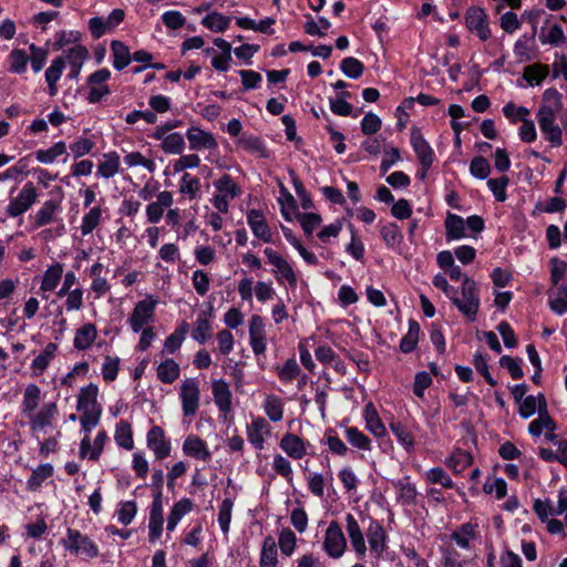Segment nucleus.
I'll return each instance as SVG.
<instances>
[{
	"instance_id": "f257e3e1",
	"label": "nucleus",
	"mask_w": 567,
	"mask_h": 567,
	"mask_svg": "<svg viewBox=\"0 0 567 567\" xmlns=\"http://www.w3.org/2000/svg\"><path fill=\"white\" fill-rule=\"evenodd\" d=\"M452 302L457 308V310L465 318H467V320L474 321L476 319L481 303L476 282L468 277H464V281L461 288V297L456 291Z\"/></svg>"
},
{
	"instance_id": "f03ea898",
	"label": "nucleus",
	"mask_w": 567,
	"mask_h": 567,
	"mask_svg": "<svg viewBox=\"0 0 567 567\" xmlns=\"http://www.w3.org/2000/svg\"><path fill=\"white\" fill-rule=\"evenodd\" d=\"M65 550L72 555L85 559H93L100 555L97 545L87 536L78 529L68 528L65 537L61 539Z\"/></svg>"
},
{
	"instance_id": "7ed1b4c3",
	"label": "nucleus",
	"mask_w": 567,
	"mask_h": 567,
	"mask_svg": "<svg viewBox=\"0 0 567 567\" xmlns=\"http://www.w3.org/2000/svg\"><path fill=\"white\" fill-rule=\"evenodd\" d=\"M182 410L185 416H194L199 408V382L195 378H186L179 389Z\"/></svg>"
},
{
	"instance_id": "20e7f679",
	"label": "nucleus",
	"mask_w": 567,
	"mask_h": 567,
	"mask_svg": "<svg viewBox=\"0 0 567 567\" xmlns=\"http://www.w3.org/2000/svg\"><path fill=\"white\" fill-rule=\"evenodd\" d=\"M38 193L32 183H27L17 197L10 199L6 213L9 217H18L28 212L37 202Z\"/></svg>"
},
{
	"instance_id": "39448f33",
	"label": "nucleus",
	"mask_w": 567,
	"mask_h": 567,
	"mask_svg": "<svg viewBox=\"0 0 567 567\" xmlns=\"http://www.w3.org/2000/svg\"><path fill=\"white\" fill-rule=\"evenodd\" d=\"M557 113L547 110H538L537 121L542 133L553 147H559L563 144L561 128L556 124Z\"/></svg>"
},
{
	"instance_id": "423d86ee",
	"label": "nucleus",
	"mask_w": 567,
	"mask_h": 567,
	"mask_svg": "<svg viewBox=\"0 0 567 567\" xmlns=\"http://www.w3.org/2000/svg\"><path fill=\"white\" fill-rule=\"evenodd\" d=\"M156 303L157 301L148 296L135 305L128 318V323L134 332L141 331L144 326L153 321Z\"/></svg>"
},
{
	"instance_id": "0eeeda50",
	"label": "nucleus",
	"mask_w": 567,
	"mask_h": 567,
	"mask_svg": "<svg viewBox=\"0 0 567 567\" xmlns=\"http://www.w3.org/2000/svg\"><path fill=\"white\" fill-rule=\"evenodd\" d=\"M264 254L266 255L268 262L275 267L274 274L276 279L279 282L281 279H286L289 286L295 288L297 286V276L291 265L271 248H266Z\"/></svg>"
},
{
	"instance_id": "6e6552de",
	"label": "nucleus",
	"mask_w": 567,
	"mask_h": 567,
	"mask_svg": "<svg viewBox=\"0 0 567 567\" xmlns=\"http://www.w3.org/2000/svg\"><path fill=\"white\" fill-rule=\"evenodd\" d=\"M58 415V405L55 402L45 403L38 412L28 415L30 430L33 433L45 432L51 426Z\"/></svg>"
},
{
	"instance_id": "1a4fd4ad",
	"label": "nucleus",
	"mask_w": 567,
	"mask_h": 567,
	"mask_svg": "<svg viewBox=\"0 0 567 567\" xmlns=\"http://www.w3.org/2000/svg\"><path fill=\"white\" fill-rule=\"evenodd\" d=\"M465 20L470 31L474 32L481 40L486 41L491 37L488 18L483 9L477 7L467 9Z\"/></svg>"
},
{
	"instance_id": "9d476101",
	"label": "nucleus",
	"mask_w": 567,
	"mask_h": 567,
	"mask_svg": "<svg viewBox=\"0 0 567 567\" xmlns=\"http://www.w3.org/2000/svg\"><path fill=\"white\" fill-rule=\"evenodd\" d=\"M346 545V538L339 525L334 523L330 524L326 530L323 543L326 551L331 557L338 558L343 554Z\"/></svg>"
},
{
	"instance_id": "9b49d317",
	"label": "nucleus",
	"mask_w": 567,
	"mask_h": 567,
	"mask_svg": "<svg viewBox=\"0 0 567 567\" xmlns=\"http://www.w3.org/2000/svg\"><path fill=\"white\" fill-rule=\"evenodd\" d=\"M147 446L154 452L156 458L163 460L171 453V442L165 437L161 426H153L147 433Z\"/></svg>"
},
{
	"instance_id": "f8f14e48",
	"label": "nucleus",
	"mask_w": 567,
	"mask_h": 567,
	"mask_svg": "<svg viewBox=\"0 0 567 567\" xmlns=\"http://www.w3.org/2000/svg\"><path fill=\"white\" fill-rule=\"evenodd\" d=\"M538 399L540 400L538 417L532 421L528 426L529 433L534 436H539L544 430L549 432H554L556 430V424L547 412L545 396L543 394H538Z\"/></svg>"
},
{
	"instance_id": "ddd939ff",
	"label": "nucleus",
	"mask_w": 567,
	"mask_h": 567,
	"mask_svg": "<svg viewBox=\"0 0 567 567\" xmlns=\"http://www.w3.org/2000/svg\"><path fill=\"white\" fill-rule=\"evenodd\" d=\"M250 346L255 354L259 355L266 351V332L260 316H252L249 322Z\"/></svg>"
},
{
	"instance_id": "4468645a",
	"label": "nucleus",
	"mask_w": 567,
	"mask_h": 567,
	"mask_svg": "<svg viewBox=\"0 0 567 567\" xmlns=\"http://www.w3.org/2000/svg\"><path fill=\"white\" fill-rule=\"evenodd\" d=\"M411 144L422 167H431L434 161V152L419 131L411 134Z\"/></svg>"
},
{
	"instance_id": "2eb2a0df",
	"label": "nucleus",
	"mask_w": 567,
	"mask_h": 567,
	"mask_svg": "<svg viewBox=\"0 0 567 567\" xmlns=\"http://www.w3.org/2000/svg\"><path fill=\"white\" fill-rule=\"evenodd\" d=\"M247 223L257 238L265 243L272 240L271 230L260 210H249L247 214Z\"/></svg>"
},
{
	"instance_id": "dca6fc26",
	"label": "nucleus",
	"mask_w": 567,
	"mask_h": 567,
	"mask_svg": "<svg viewBox=\"0 0 567 567\" xmlns=\"http://www.w3.org/2000/svg\"><path fill=\"white\" fill-rule=\"evenodd\" d=\"M163 506H162V498H159V494H156L150 512V522H148V528H150V540L155 542L159 538L162 530H163Z\"/></svg>"
},
{
	"instance_id": "f3484780",
	"label": "nucleus",
	"mask_w": 567,
	"mask_h": 567,
	"mask_svg": "<svg viewBox=\"0 0 567 567\" xmlns=\"http://www.w3.org/2000/svg\"><path fill=\"white\" fill-rule=\"evenodd\" d=\"M392 485L395 489L398 503H400L403 506L415 504L417 497V489L415 485L410 482L409 477L392 481Z\"/></svg>"
},
{
	"instance_id": "a211bd4d",
	"label": "nucleus",
	"mask_w": 567,
	"mask_h": 567,
	"mask_svg": "<svg viewBox=\"0 0 567 567\" xmlns=\"http://www.w3.org/2000/svg\"><path fill=\"white\" fill-rule=\"evenodd\" d=\"M270 434L269 423L264 417H257L247 426L248 441L257 449L262 450L265 436Z\"/></svg>"
},
{
	"instance_id": "6ab92c4d",
	"label": "nucleus",
	"mask_w": 567,
	"mask_h": 567,
	"mask_svg": "<svg viewBox=\"0 0 567 567\" xmlns=\"http://www.w3.org/2000/svg\"><path fill=\"white\" fill-rule=\"evenodd\" d=\"M214 401L220 412L227 414L231 411V392L229 385L223 380H215L212 384Z\"/></svg>"
},
{
	"instance_id": "aec40b11",
	"label": "nucleus",
	"mask_w": 567,
	"mask_h": 567,
	"mask_svg": "<svg viewBox=\"0 0 567 567\" xmlns=\"http://www.w3.org/2000/svg\"><path fill=\"white\" fill-rule=\"evenodd\" d=\"M186 136L189 141L190 150H212L217 146V142L210 133L195 126L188 128Z\"/></svg>"
},
{
	"instance_id": "412c9836",
	"label": "nucleus",
	"mask_w": 567,
	"mask_h": 567,
	"mask_svg": "<svg viewBox=\"0 0 567 567\" xmlns=\"http://www.w3.org/2000/svg\"><path fill=\"white\" fill-rule=\"evenodd\" d=\"M183 452L192 457L209 461L212 452L207 449L206 443L198 436L189 435L183 443Z\"/></svg>"
},
{
	"instance_id": "4be33fe9",
	"label": "nucleus",
	"mask_w": 567,
	"mask_h": 567,
	"mask_svg": "<svg viewBox=\"0 0 567 567\" xmlns=\"http://www.w3.org/2000/svg\"><path fill=\"white\" fill-rule=\"evenodd\" d=\"M444 226L445 237L447 241L457 240L466 237L465 220L461 216L449 213Z\"/></svg>"
},
{
	"instance_id": "5701e85b",
	"label": "nucleus",
	"mask_w": 567,
	"mask_h": 567,
	"mask_svg": "<svg viewBox=\"0 0 567 567\" xmlns=\"http://www.w3.org/2000/svg\"><path fill=\"white\" fill-rule=\"evenodd\" d=\"M279 445L282 451L295 460L302 458L307 453L303 441L292 433L285 434Z\"/></svg>"
},
{
	"instance_id": "b1692460",
	"label": "nucleus",
	"mask_w": 567,
	"mask_h": 567,
	"mask_svg": "<svg viewBox=\"0 0 567 567\" xmlns=\"http://www.w3.org/2000/svg\"><path fill=\"white\" fill-rule=\"evenodd\" d=\"M41 401V390L34 384L30 383L25 386L23 392V399L21 403V412L24 416L31 415L35 412L39 403Z\"/></svg>"
},
{
	"instance_id": "393cba45",
	"label": "nucleus",
	"mask_w": 567,
	"mask_h": 567,
	"mask_svg": "<svg viewBox=\"0 0 567 567\" xmlns=\"http://www.w3.org/2000/svg\"><path fill=\"white\" fill-rule=\"evenodd\" d=\"M210 313L200 312L195 321L192 337L198 343H205L212 337Z\"/></svg>"
},
{
	"instance_id": "a878e982",
	"label": "nucleus",
	"mask_w": 567,
	"mask_h": 567,
	"mask_svg": "<svg viewBox=\"0 0 567 567\" xmlns=\"http://www.w3.org/2000/svg\"><path fill=\"white\" fill-rule=\"evenodd\" d=\"M363 417L365 421V427L375 436H382L385 434V426L379 417L378 411L372 402H369L363 411Z\"/></svg>"
},
{
	"instance_id": "bb28decb",
	"label": "nucleus",
	"mask_w": 567,
	"mask_h": 567,
	"mask_svg": "<svg viewBox=\"0 0 567 567\" xmlns=\"http://www.w3.org/2000/svg\"><path fill=\"white\" fill-rule=\"evenodd\" d=\"M188 330L189 324L186 321H182L175 331L165 339L163 353L173 354L176 350H178L184 342Z\"/></svg>"
},
{
	"instance_id": "cd10ccee",
	"label": "nucleus",
	"mask_w": 567,
	"mask_h": 567,
	"mask_svg": "<svg viewBox=\"0 0 567 567\" xmlns=\"http://www.w3.org/2000/svg\"><path fill=\"white\" fill-rule=\"evenodd\" d=\"M477 536V525L472 523L462 524L453 534L452 539L463 549L470 548V542Z\"/></svg>"
},
{
	"instance_id": "c85d7f7f",
	"label": "nucleus",
	"mask_w": 567,
	"mask_h": 567,
	"mask_svg": "<svg viewBox=\"0 0 567 567\" xmlns=\"http://www.w3.org/2000/svg\"><path fill=\"white\" fill-rule=\"evenodd\" d=\"M111 50L113 55V66L116 70H123L130 64L132 55L127 45L118 40H114L111 43Z\"/></svg>"
},
{
	"instance_id": "c756f323",
	"label": "nucleus",
	"mask_w": 567,
	"mask_h": 567,
	"mask_svg": "<svg viewBox=\"0 0 567 567\" xmlns=\"http://www.w3.org/2000/svg\"><path fill=\"white\" fill-rule=\"evenodd\" d=\"M239 146L249 152L257 154L260 157L267 158L269 157V152L262 141L254 135L243 134L238 140Z\"/></svg>"
},
{
	"instance_id": "7c9ffc66",
	"label": "nucleus",
	"mask_w": 567,
	"mask_h": 567,
	"mask_svg": "<svg viewBox=\"0 0 567 567\" xmlns=\"http://www.w3.org/2000/svg\"><path fill=\"white\" fill-rule=\"evenodd\" d=\"M60 205L55 200H47L41 208L35 213L34 227L40 228L53 220L54 214L59 210Z\"/></svg>"
},
{
	"instance_id": "2f4dec72",
	"label": "nucleus",
	"mask_w": 567,
	"mask_h": 567,
	"mask_svg": "<svg viewBox=\"0 0 567 567\" xmlns=\"http://www.w3.org/2000/svg\"><path fill=\"white\" fill-rule=\"evenodd\" d=\"M99 389L95 384L91 383L81 389L78 398V410L99 409L97 403Z\"/></svg>"
},
{
	"instance_id": "473e14b6",
	"label": "nucleus",
	"mask_w": 567,
	"mask_h": 567,
	"mask_svg": "<svg viewBox=\"0 0 567 567\" xmlns=\"http://www.w3.org/2000/svg\"><path fill=\"white\" fill-rule=\"evenodd\" d=\"M382 240L388 248L394 249L403 241V235L396 224L389 223L380 229Z\"/></svg>"
},
{
	"instance_id": "72a5a7b5",
	"label": "nucleus",
	"mask_w": 567,
	"mask_h": 567,
	"mask_svg": "<svg viewBox=\"0 0 567 567\" xmlns=\"http://www.w3.org/2000/svg\"><path fill=\"white\" fill-rule=\"evenodd\" d=\"M96 338V328L93 323H86L80 328L74 337V347L78 350L87 349Z\"/></svg>"
},
{
	"instance_id": "f704fd0d",
	"label": "nucleus",
	"mask_w": 567,
	"mask_h": 567,
	"mask_svg": "<svg viewBox=\"0 0 567 567\" xmlns=\"http://www.w3.org/2000/svg\"><path fill=\"white\" fill-rule=\"evenodd\" d=\"M179 373V365L173 359H166L157 368V378L166 384H172L177 380Z\"/></svg>"
},
{
	"instance_id": "c9c22d12",
	"label": "nucleus",
	"mask_w": 567,
	"mask_h": 567,
	"mask_svg": "<svg viewBox=\"0 0 567 567\" xmlns=\"http://www.w3.org/2000/svg\"><path fill=\"white\" fill-rule=\"evenodd\" d=\"M259 564L260 567H276L277 565V545L271 536L264 540Z\"/></svg>"
},
{
	"instance_id": "e433bc0d",
	"label": "nucleus",
	"mask_w": 567,
	"mask_h": 567,
	"mask_svg": "<svg viewBox=\"0 0 567 567\" xmlns=\"http://www.w3.org/2000/svg\"><path fill=\"white\" fill-rule=\"evenodd\" d=\"M53 466L51 464H42L39 465L35 470H33L31 476L27 482V487L29 491H37L40 488L42 483L52 476Z\"/></svg>"
},
{
	"instance_id": "4c0bfd02",
	"label": "nucleus",
	"mask_w": 567,
	"mask_h": 567,
	"mask_svg": "<svg viewBox=\"0 0 567 567\" xmlns=\"http://www.w3.org/2000/svg\"><path fill=\"white\" fill-rule=\"evenodd\" d=\"M193 504L189 499L184 498L177 502L173 508L171 509L168 519H167V529L169 532L174 530L178 522L182 517L192 511Z\"/></svg>"
},
{
	"instance_id": "58836bf2",
	"label": "nucleus",
	"mask_w": 567,
	"mask_h": 567,
	"mask_svg": "<svg viewBox=\"0 0 567 567\" xmlns=\"http://www.w3.org/2000/svg\"><path fill=\"white\" fill-rule=\"evenodd\" d=\"M63 267L61 264H55L50 266L44 272L41 290L43 291H52L56 288L59 281L62 278Z\"/></svg>"
},
{
	"instance_id": "ea45409f",
	"label": "nucleus",
	"mask_w": 567,
	"mask_h": 567,
	"mask_svg": "<svg viewBox=\"0 0 567 567\" xmlns=\"http://www.w3.org/2000/svg\"><path fill=\"white\" fill-rule=\"evenodd\" d=\"M420 326L416 321L410 320L409 330L406 334L401 339L400 349L404 353L412 352L419 341Z\"/></svg>"
},
{
	"instance_id": "a19ab883",
	"label": "nucleus",
	"mask_w": 567,
	"mask_h": 567,
	"mask_svg": "<svg viewBox=\"0 0 567 567\" xmlns=\"http://www.w3.org/2000/svg\"><path fill=\"white\" fill-rule=\"evenodd\" d=\"M120 156L116 153L104 155V161L97 166V174L104 178H111L118 172Z\"/></svg>"
},
{
	"instance_id": "79ce46f5",
	"label": "nucleus",
	"mask_w": 567,
	"mask_h": 567,
	"mask_svg": "<svg viewBox=\"0 0 567 567\" xmlns=\"http://www.w3.org/2000/svg\"><path fill=\"white\" fill-rule=\"evenodd\" d=\"M66 152V145L64 142H58L48 150H39L35 152V158L43 164L53 163L59 156Z\"/></svg>"
},
{
	"instance_id": "37998d69",
	"label": "nucleus",
	"mask_w": 567,
	"mask_h": 567,
	"mask_svg": "<svg viewBox=\"0 0 567 567\" xmlns=\"http://www.w3.org/2000/svg\"><path fill=\"white\" fill-rule=\"evenodd\" d=\"M549 69L544 64L528 65L524 70V78L530 85H539L548 75Z\"/></svg>"
},
{
	"instance_id": "c03bdc74",
	"label": "nucleus",
	"mask_w": 567,
	"mask_h": 567,
	"mask_svg": "<svg viewBox=\"0 0 567 567\" xmlns=\"http://www.w3.org/2000/svg\"><path fill=\"white\" fill-rule=\"evenodd\" d=\"M102 218L101 207H92L82 219L81 233L83 236L91 234L100 224Z\"/></svg>"
},
{
	"instance_id": "a18cd8bd",
	"label": "nucleus",
	"mask_w": 567,
	"mask_h": 567,
	"mask_svg": "<svg viewBox=\"0 0 567 567\" xmlns=\"http://www.w3.org/2000/svg\"><path fill=\"white\" fill-rule=\"evenodd\" d=\"M230 22V18L223 16L218 12H213L207 14L202 23L215 32H224L228 29Z\"/></svg>"
},
{
	"instance_id": "49530a36",
	"label": "nucleus",
	"mask_w": 567,
	"mask_h": 567,
	"mask_svg": "<svg viewBox=\"0 0 567 567\" xmlns=\"http://www.w3.org/2000/svg\"><path fill=\"white\" fill-rule=\"evenodd\" d=\"M561 106V94L556 89L545 90L539 110H550L553 113H558Z\"/></svg>"
},
{
	"instance_id": "de8ad7c7",
	"label": "nucleus",
	"mask_w": 567,
	"mask_h": 567,
	"mask_svg": "<svg viewBox=\"0 0 567 567\" xmlns=\"http://www.w3.org/2000/svg\"><path fill=\"white\" fill-rule=\"evenodd\" d=\"M265 413L272 422H278L284 415V405L279 398L268 395L264 404Z\"/></svg>"
},
{
	"instance_id": "09e8293b",
	"label": "nucleus",
	"mask_w": 567,
	"mask_h": 567,
	"mask_svg": "<svg viewBox=\"0 0 567 567\" xmlns=\"http://www.w3.org/2000/svg\"><path fill=\"white\" fill-rule=\"evenodd\" d=\"M161 148L167 154H182L185 148L184 136L179 133H171L161 144Z\"/></svg>"
},
{
	"instance_id": "8fccbe9b",
	"label": "nucleus",
	"mask_w": 567,
	"mask_h": 567,
	"mask_svg": "<svg viewBox=\"0 0 567 567\" xmlns=\"http://www.w3.org/2000/svg\"><path fill=\"white\" fill-rule=\"evenodd\" d=\"M472 463V456L467 452L457 451L453 453L447 460L446 465L451 470H453L454 473H461L463 470H465L467 466H470Z\"/></svg>"
},
{
	"instance_id": "3c124183",
	"label": "nucleus",
	"mask_w": 567,
	"mask_h": 567,
	"mask_svg": "<svg viewBox=\"0 0 567 567\" xmlns=\"http://www.w3.org/2000/svg\"><path fill=\"white\" fill-rule=\"evenodd\" d=\"M9 61H10L9 70L12 73L21 74L27 71L29 56L23 50L14 49L9 54Z\"/></svg>"
},
{
	"instance_id": "603ef678",
	"label": "nucleus",
	"mask_w": 567,
	"mask_h": 567,
	"mask_svg": "<svg viewBox=\"0 0 567 567\" xmlns=\"http://www.w3.org/2000/svg\"><path fill=\"white\" fill-rule=\"evenodd\" d=\"M115 441L120 446H122L126 450L133 449V444H134L133 435H132L131 426L127 422L121 421L116 425Z\"/></svg>"
},
{
	"instance_id": "864d4df0",
	"label": "nucleus",
	"mask_w": 567,
	"mask_h": 567,
	"mask_svg": "<svg viewBox=\"0 0 567 567\" xmlns=\"http://www.w3.org/2000/svg\"><path fill=\"white\" fill-rule=\"evenodd\" d=\"M441 564L443 567H466L467 563L461 554L452 547L442 549Z\"/></svg>"
},
{
	"instance_id": "5fc2aeb1",
	"label": "nucleus",
	"mask_w": 567,
	"mask_h": 567,
	"mask_svg": "<svg viewBox=\"0 0 567 567\" xmlns=\"http://www.w3.org/2000/svg\"><path fill=\"white\" fill-rule=\"evenodd\" d=\"M297 219L300 223L306 235L311 236L313 230L318 228L322 221L320 215L315 213H299Z\"/></svg>"
},
{
	"instance_id": "6e6d98bb",
	"label": "nucleus",
	"mask_w": 567,
	"mask_h": 567,
	"mask_svg": "<svg viewBox=\"0 0 567 567\" xmlns=\"http://www.w3.org/2000/svg\"><path fill=\"white\" fill-rule=\"evenodd\" d=\"M233 506L234 502L230 498H225L219 506L218 523L224 534L229 532Z\"/></svg>"
},
{
	"instance_id": "4d7b16f0",
	"label": "nucleus",
	"mask_w": 567,
	"mask_h": 567,
	"mask_svg": "<svg viewBox=\"0 0 567 567\" xmlns=\"http://www.w3.org/2000/svg\"><path fill=\"white\" fill-rule=\"evenodd\" d=\"M385 534L382 527L377 526L375 528H371L368 534V542L370 545V549L374 551L378 556L384 550L385 547Z\"/></svg>"
},
{
	"instance_id": "13d9d810",
	"label": "nucleus",
	"mask_w": 567,
	"mask_h": 567,
	"mask_svg": "<svg viewBox=\"0 0 567 567\" xmlns=\"http://www.w3.org/2000/svg\"><path fill=\"white\" fill-rule=\"evenodd\" d=\"M426 481L432 484H440L445 488H452L454 486L453 481L441 467H433L425 474Z\"/></svg>"
},
{
	"instance_id": "bf43d9fd",
	"label": "nucleus",
	"mask_w": 567,
	"mask_h": 567,
	"mask_svg": "<svg viewBox=\"0 0 567 567\" xmlns=\"http://www.w3.org/2000/svg\"><path fill=\"white\" fill-rule=\"evenodd\" d=\"M215 187L223 193L221 195H227L229 198H235L239 195L240 190L238 186L234 183L233 178L225 174L219 179L214 183Z\"/></svg>"
},
{
	"instance_id": "052dcab7",
	"label": "nucleus",
	"mask_w": 567,
	"mask_h": 567,
	"mask_svg": "<svg viewBox=\"0 0 567 567\" xmlns=\"http://www.w3.org/2000/svg\"><path fill=\"white\" fill-rule=\"evenodd\" d=\"M508 177L502 176L499 178H489L487 181V186L489 190L493 193L497 202H505L507 198L506 187L508 185Z\"/></svg>"
},
{
	"instance_id": "680f3d73",
	"label": "nucleus",
	"mask_w": 567,
	"mask_h": 567,
	"mask_svg": "<svg viewBox=\"0 0 567 567\" xmlns=\"http://www.w3.org/2000/svg\"><path fill=\"white\" fill-rule=\"evenodd\" d=\"M470 172L476 178H487L491 173L488 161L483 156H475L470 164Z\"/></svg>"
},
{
	"instance_id": "e2e57ef3",
	"label": "nucleus",
	"mask_w": 567,
	"mask_h": 567,
	"mask_svg": "<svg viewBox=\"0 0 567 567\" xmlns=\"http://www.w3.org/2000/svg\"><path fill=\"white\" fill-rule=\"evenodd\" d=\"M82 412V416L80 417V422L82 425L83 431L86 433H90L91 430L97 425L100 421V416L102 413V409H87V410H80Z\"/></svg>"
},
{
	"instance_id": "0e129e2a",
	"label": "nucleus",
	"mask_w": 567,
	"mask_h": 567,
	"mask_svg": "<svg viewBox=\"0 0 567 567\" xmlns=\"http://www.w3.org/2000/svg\"><path fill=\"white\" fill-rule=\"evenodd\" d=\"M381 118L375 113L368 112L360 123V128L365 135H374L381 128Z\"/></svg>"
},
{
	"instance_id": "69168bd1",
	"label": "nucleus",
	"mask_w": 567,
	"mask_h": 567,
	"mask_svg": "<svg viewBox=\"0 0 567 567\" xmlns=\"http://www.w3.org/2000/svg\"><path fill=\"white\" fill-rule=\"evenodd\" d=\"M296 540V535L291 529H282L278 539L281 553L286 556H290L295 550Z\"/></svg>"
},
{
	"instance_id": "338daca9",
	"label": "nucleus",
	"mask_w": 567,
	"mask_h": 567,
	"mask_svg": "<svg viewBox=\"0 0 567 567\" xmlns=\"http://www.w3.org/2000/svg\"><path fill=\"white\" fill-rule=\"evenodd\" d=\"M89 51L85 47L76 44L65 51V58L70 65H82L83 62L87 59Z\"/></svg>"
},
{
	"instance_id": "774afa93",
	"label": "nucleus",
	"mask_w": 567,
	"mask_h": 567,
	"mask_svg": "<svg viewBox=\"0 0 567 567\" xmlns=\"http://www.w3.org/2000/svg\"><path fill=\"white\" fill-rule=\"evenodd\" d=\"M200 183L196 177H192L188 173H185L182 177L179 192L184 195H187L190 199L196 197L197 192L199 190Z\"/></svg>"
}]
</instances>
